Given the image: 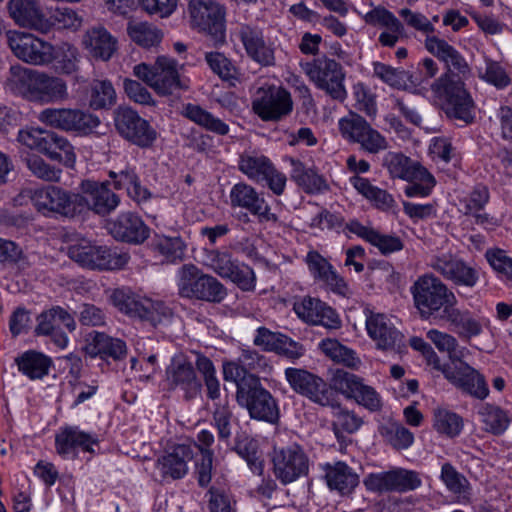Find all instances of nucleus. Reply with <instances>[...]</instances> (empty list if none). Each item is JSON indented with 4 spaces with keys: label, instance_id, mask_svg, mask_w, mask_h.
I'll list each match as a JSON object with an SVG mask.
<instances>
[{
    "label": "nucleus",
    "instance_id": "obj_29",
    "mask_svg": "<svg viewBox=\"0 0 512 512\" xmlns=\"http://www.w3.org/2000/svg\"><path fill=\"white\" fill-rule=\"evenodd\" d=\"M237 35L252 60L263 66L274 64V48L264 38L262 29L250 24H241L237 28Z\"/></svg>",
    "mask_w": 512,
    "mask_h": 512
},
{
    "label": "nucleus",
    "instance_id": "obj_52",
    "mask_svg": "<svg viewBox=\"0 0 512 512\" xmlns=\"http://www.w3.org/2000/svg\"><path fill=\"white\" fill-rule=\"evenodd\" d=\"M127 33L132 41L145 48L158 45L163 38L162 31L147 22H129Z\"/></svg>",
    "mask_w": 512,
    "mask_h": 512
},
{
    "label": "nucleus",
    "instance_id": "obj_22",
    "mask_svg": "<svg viewBox=\"0 0 512 512\" xmlns=\"http://www.w3.org/2000/svg\"><path fill=\"white\" fill-rule=\"evenodd\" d=\"M36 320L35 334L50 336L53 343L60 349L66 348L68 344V336L61 329V326L70 333L74 332L77 327L74 316L58 305L42 311Z\"/></svg>",
    "mask_w": 512,
    "mask_h": 512
},
{
    "label": "nucleus",
    "instance_id": "obj_55",
    "mask_svg": "<svg viewBox=\"0 0 512 512\" xmlns=\"http://www.w3.org/2000/svg\"><path fill=\"white\" fill-rule=\"evenodd\" d=\"M195 364L203 377L207 397L212 401L218 400V402H223V400H220L221 385L216 377V369L213 362L208 357L198 354Z\"/></svg>",
    "mask_w": 512,
    "mask_h": 512
},
{
    "label": "nucleus",
    "instance_id": "obj_3",
    "mask_svg": "<svg viewBox=\"0 0 512 512\" xmlns=\"http://www.w3.org/2000/svg\"><path fill=\"white\" fill-rule=\"evenodd\" d=\"M231 382L236 385V401L248 411L252 419L274 424L279 420V408L275 398L265 389L259 377L230 372Z\"/></svg>",
    "mask_w": 512,
    "mask_h": 512
},
{
    "label": "nucleus",
    "instance_id": "obj_63",
    "mask_svg": "<svg viewBox=\"0 0 512 512\" xmlns=\"http://www.w3.org/2000/svg\"><path fill=\"white\" fill-rule=\"evenodd\" d=\"M485 71L480 73V78L497 89H504L511 84V79L500 63L491 59L485 60Z\"/></svg>",
    "mask_w": 512,
    "mask_h": 512
},
{
    "label": "nucleus",
    "instance_id": "obj_34",
    "mask_svg": "<svg viewBox=\"0 0 512 512\" xmlns=\"http://www.w3.org/2000/svg\"><path fill=\"white\" fill-rule=\"evenodd\" d=\"M34 91L30 101L40 104L63 102L68 99L67 83L59 77L39 72L34 83Z\"/></svg>",
    "mask_w": 512,
    "mask_h": 512
},
{
    "label": "nucleus",
    "instance_id": "obj_10",
    "mask_svg": "<svg viewBox=\"0 0 512 512\" xmlns=\"http://www.w3.org/2000/svg\"><path fill=\"white\" fill-rule=\"evenodd\" d=\"M301 67L315 86L333 100L343 102L347 97L345 73L340 63L330 58H319L302 63Z\"/></svg>",
    "mask_w": 512,
    "mask_h": 512
},
{
    "label": "nucleus",
    "instance_id": "obj_39",
    "mask_svg": "<svg viewBox=\"0 0 512 512\" xmlns=\"http://www.w3.org/2000/svg\"><path fill=\"white\" fill-rule=\"evenodd\" d=\"M109 177L113 180V186L116 190L125 189L128 196L137 203L150 199L151 192L141 185L135 168L126 166L119 172L109 171Z\"/></svg>",
    "mask_w": 512,
    "mask_h": 512
},
{
    "label": "nucleus",
    "instance_id": "obj_47",
    "mask_svg": "<svg viewBox=\"0 0 512 512\" xmlns=\"http://www.w3.org/2000/svg\"><path fill=\"white\" fill-rule=\"evenodd\" d=\"M463 418L448 409L436 408L433 411V428L437 433L448 438L457 437L463 430Z\"/></svg>",
    "mask_w": 512,
    "mask_h": 512
},
{
    "label": "nucleus",
    "instance_id": "obj_59",
    "mask_svg": "<svg viewBox=\"0 0 512 512\" xmlns=\"http://www.w3.org/2000/svg\"><path fill=\"white\" fill-rule=\"evenodd\" d=\"M153 247L168 261L181 260L185 254V244L180 237L156 236Z\"/></svg>",
    "mask_w": 512,
    "mask_h": 512
},
{
    "label": "nucleus",
    "instance_id": "obj_48",
    "mask_svg": "<svg viewBox=\"0 0 512 512\" xmlns=\"http://www.w3.org/2000/svg\"><path fill=\"white\" fill-rule=\"evenodd\" d=\"M440 479L445 484L447 490L456 495L459 500H469L471 495L470 483L451 463L446 462L442 465Z\"/></svg>",
    "mask_w": 512,
    "mask_h": 512
},
{
    "label": "nucleus",
    "instance_id": "obj_1",
    "mask_svg": "<svg viewBox=\"0 0 512 512\" xmlns=\"http://www.w3.org/2000/svg\"><path fill=\"white\" fill-rule=\"evenodd\" d=\"M425 49L442 61L447 71L431 84L433 97L438 100L449 118L464 123L473 121V100L461 77L470 74L465 58L446 40L437 36H428L424 41Z\"/></svg>",
    "mask_w": 512,
    "mask_h": 512
},
{
    "label": "nucleus",
    "instance_id": "obj_17",
    "mask_svg": "<svg viewBox=\"0 0 512 512\" xmlns=\"http://www.w3.org/2000/svg\"><path fill=\"white\" fill-rule=\"evenodd\" d=\"M114 125L125 140L140 148L151 147L157 139V132L150 123L129 107H118L114 111Z\"/></svg>",
    "mask_w": 512,
    "mask_h": 512
},
{
    "label": "nucleus",
    "instance_id": "obj_15",
    "mask_svg": "<svg viewBox=\"0 0 512 512\" xmlns=\"http://www.w3.org/2000/svg\"><path fill=\"white\" fill-rule=\"evenodd\" d=\"M78 193L79 214L90 210L98 216L105 217L114 212L120 205L119 195L109 189V182L90 179L82 180Z\"/></svg>",
    "mask_w": 512,
    "mask_h": 512
},
{
    "label": "nucleus",
    "instance_id": "obj_51",
    "mask_svg": "<svg viewBox=\"0 0 512 512\" xmlns=\"http://www.w3.org/2000/svg\"><path fill=\"white\" fill-rule=\"evenodd\" d=\"M206 496L208 512H236V500L227 485L213 484Z\"/></svg>",
    "mask_w": 512,
    "mask_h": 512
},
{
    "label": "nucleus",
    "instance_id": "obj_20",
    "mask_svg": "<svg viewBox=\"0 0 512 512\" xmlns=\"http://www.w3.org/2000/svg\"><path fill=\"white\" fill-rule=\"evenodd\" d=\"M7 42L13 54L32 65H47L53 60V45L31 33L8 31Z\"/></svg>",
    "mask_w": 512,
    "mask_h": 512
},
{
    "label": "nucleus",
    "instance_id": "obj_38",
    "mask_svg": "<svg viewBox=\"0 0 512 512\" xmlns=\"http://www.w3.org/2000/svg\"><path fill=\"white\" fill-rule=\"evenodd\" d=\"M440 319L448 322L453 331L466 341L483 332L482 321L474 318L469 310H460L457 305H453L447 315H441Z\"/></svg>",
    "mask_w": 512,
    "mask_h": 512
},
{
    "label": "nucleus",
    "instance_id": "obj_35",
    "mask_svg": "<svg viewBox=\"0 0 512 512\" xmlns=\"http://www.w3.org/2000/svg\"><path fill=\"white\" fill-rule=\"evenodd\" d=\"M97 442L94 436L73 426L62 429L55 438L56 451L62 457L75 455L76 449L93 453Z\"/></svg>",
    "mask_w": 512,
    "mask_h": 512
},
{
    "label": "nucleus",
    "instance_id": "obj_36",
    "mask_svg": "<svg viewBox=\"0 0 512 512\" xmlns=\"http://www.w3.org/2000/svg\"><path fill=\"white\" fill-rule=\"evenodd\" d=\"M269 370H271V366L267 359L257 351L250 349H243L237 361L223 364V375L226 381H231L230 372L233 374L235 371L239 372L240 377L242 375L258 377L254 372L265 373Z\"/></svg>",
    "mask_w": 512,
    "mask_h": 512
},
{
    "label": "nucleus",
    "instance_id": "obj_56",
    "mask_svg": "<svg viewBox=\"0 0 512 512\" xmlns=\"http://www.w3.org/2000/svg\"><path fill=\"white\" fill-rule=\"evenodd\" d=\"M213 423L218 432V438L221 441L228 442L232 435L233 412L230 408L228 398L223 402H216L213 411Z\"/></svg>",
    "mask_w": 512,
    "mask_h": 512
},
{
    "label": "nucleus",
    "instance_id": "obj_11",
    "mask_svg": "<svg viewBox=\"0 0 512 512\" xmlns=\"http://www.w3.org/2000/svg\"><path fill=\"white\" fill-rule=\"evenodd\" d=\"M238 169L250 180L257 183L265 182L277 196L283 194L287 178L265 155L257 152H244L238 160Z\"/></svg>",
    "mask_w": 512,
    "mask_h": 512
},
{
    "label": "nucleus",
    "instance_id": "obj_54",
    "mask_svg": "<svg viewBox=\"0 0 512 512\" xmlns=\"http://www.w3.org/2000/svg\"><path fill=\"white\" fill-rule=\"evenodd\" d=\"M78 49L69 44L62 43L56 48L53 46V60L55 68L63 74H72L78 70L80 62Z\"/></svg>",
    "mask_w": 512,
    "mask_h": 512
},
{
    "label": "nucleus",
    "instance_id": "obj_19",
    "mask_svg": "<svg viewBox=\"0 0 512 512\" xmlns=\"http://www.w3.org/2000/svg\"><path fill=\"white\" fill-rule=\"evenodd\" d=\"M285 378L296 393L321 406H332L334 393L319 376L300 368H286Z\"/></svg>",
    "mask_w": 512,
    "mask_h": 512
},
{
    "label": "nucleus",
    "instance_id": "obj_27",
    "mask_svg": "<svg viewBox=\"0 0 512 512\" xmlns=\"http://www.w3.org/2000/svg\"><path fill=\"white\" fill-rule=\"evenodd\" d=\"M293 310L300 319L312 325H321L329 330H337L342 325L338 313L316 298L307 296L295 301Z\"/></svg>",
    "mask_w": 512,
    "mask_h": 512
},
{
    "label": "nucleus",
    "instance_id": "obj_7",
    "mask_svg": "<svg viewBox=\"0 0 512 512\" xmlns=\"http://www.w3.org/2000/svg\"><path fill=\"white\" fill-rule=\"evenodd\" d=\"M18 141L68 168H73L75 165L76 154L73 145L67 138L53 131L42 129L21 130L18 134Z\"/></svg>",
    "mask_w": 512,
    "mask_h": 512
},
{
    "label": "nucleus",
    "instance_id": "obj_8",
    "mask_svg": "<svg viewBox=\"0 0 512 512\" xmlns=\"http://www.w3.org/2000/svg\"><path fill=\"white\" fill-rule=\"evenodd\" d=\"M38 120L52 129L78 136L93 134L101 124L97 115L79 108H45Z\"/></svg>",
    "mask_w": 512,
    "mask_h": 512
},
{
    "label": "nucleus",
    "instance_id": "obj_61",
    "mask_svg": "<svg viewBox=\"0 0 512 512\" xmlns=\"http://www.w3.org/2000/svg\"><path fill=\"white\" fill-rule=\"evenodd\" d=\"M51 27L57 25L61 29L78 30L83 23V18L70 7H56L50 10Z\"/></svg>",
    "mask_w": 512,
    "mask_h": 512
},
{
    "label": "nucleus",
    "instance_id": "obj_37",
    "mask_svg": "<svg viewBox=\"0 0 512 512\" xmlns=\"http://www.w3.org/2000/svg\"><path fill=\"white\" fill-rule=\"evenodd\" d=\"M82 43L90 55L96 59L108 61L117 49V40L103 26L88 29Z\"/></svg>",
    "mask_w": 512,
    "mask_h": 512
},
{
    "label": "nucleus",
    "instance_id": "obj_57",
    "mask_svg": "<svg viewBox=\"0 0 512 512\" xmlns=\"http://www.w3.org/2000/svg\"><path fill=\"white\" fill-rule=\"evenodd\" d=\"M410 184L405 188L408 197H426L436 184L434 176L423 166L407 180Z\"/></svg>",
    "mask_w": 512,
    "mask_h": 512
},
{
    "label": "nucleus",
    "instance_id": "obj_16",
    "mask_svg": "<svg viewBox=\"0 0 512 512\" xmlns=\"http://www.w3.org/2000/svg\"><path fill=\"white\" fill-rule=\"evenodd\" d=\"M253 112L263 121L277 122L293 111V100L283 87L259 88L252 100Z\"/></svg>",
    "mask_w": 512,
    "mask_h": 512
},
{
    "label": "nucleus",
    "instance_id": "obj_50",
    "mask_svg": "<svg viewBox=\"0 0 512 512\" xmlns=\"http://www.w3.org/2000/svg\"><path fill=\"white\" fill-rule=\"evenodd\" d=\"M90 337L97 354L111 357L114 360H122L126 357L127 346L123 340L97 331L91 332Z\"/></svg>",
    "mask_w": 512,
    "mask_h": 512
},
{
    "label": "nucleus",
    "instance_id": "obj_12",
    "mask_svg": "<svg viewBox=\"0 0 512 512\" xmlns=\"http://www.w3.org/2000/svg\"><path fill=\"white\" fill-rule=\"evenodd\" d=\"M191 26L210 36L215 44L225 41V11L213 0H190Z\"/></svg>",
    "mask_w": 512,
    "mask_h": 512
},
{
    "label": "nucleus",
    "instance_id": "obj_53",
    "mask_svg": "<svg viewBox=\"0 0 512 512\" xmlns=\"http://www.w3.org/2000/svg\"><path fill=\"white\" fill-rule=\"evenodd\" d=\"M116 103V92L109 80H93L89 106L94 110L109 109Z\"/></svg>",
    "mask_w": 512,
    "mask_h": 512
},
{
    "label": "nucleus",
    "instance_id": "obj_60",
    "mask_svg": "<svg viewBox=\"0 0 512 512\" xmlns=\"http://www.w3.org/2000/svg\"><path fill=\"white\" fill-rule=\"evenodd\" d=\"M427 338L437 347L441 352H447L451 360V364L460 360L462 351H458L457 339L446 332L437 329H431L427 332Z\"/></svg>",
    "mask_w": 512,
    "mask_h": 512
},
{
    "label": "nucleus",
    "instance_id": "obj_4",
    "mask_svg": "<svg viewBox=\"0 0 512 512\" xmlns=\"http://www.w3.org/2000/svg\"><path fill=\"white\" fill-rule=\"evenodd\" d=\"M176 277L178 294L182 298L220 303L227 295L220 281L192 263L181 266Z\"/></svg>",
    "mask_w": 512,
    "mask_h": 512
},
{
    "label": "nucleus",
    "instance_id": "obj_25",
    "mask_svg": "<svg viewBox=\"0 0 512 512\" xmlns=\"http://www.w3.org/2000/svg\"><path fill=\"white\" fill-rule=\"evenodd\" d=\"M230 205L233 208H242L256 216L259 222L278 223L279 219L263 195L245 182H239L232 186L229 194Z\"/></svg>",
    "mask_w": 512,
    "mask_h": 512
},
{
    "label": "nucleus",
    "instance_id": "obj_9",
    "mask_svg": "<svg viewBox=\"0 0 512 512\" xmlns=\"http://www.w3.org/2000/svg\"><path fill=\"white\" fill-rule=\"evenodd\" d=\"M68 255L80 266L92 270L121 269L130 259L128 253L95 245L88 240H81L72 244L68 249Z\"/></svg>",
    "mask_w": 512,
    "mask_h": 512
},
{
    "label": "nucleus",
    "instance_id": "obj_43",
    "mask_svg": "<svg viewBox=\"0 0 512 512\" xmlns=\"http://www.w3.org/2000/svg\"><path fill=\"white\" fill-rule=\"evenodd\" d=\"M291 177L306 193L317 194L329 189L325 178L299 160L291 159Z\"/></svg>",
    "mask_w": 512,
    "mask_h": 512
},
{
    "label": "nucleus",
    "instance_id": "obj_46",
    "mask_svg": "<svg viewBox=\"0 0 512 512\" xmlns=\"http://www.w3.org/2000/svg\"><path fill=\"white\" fill-rule=\"evenodd\" d=\"M422 485L419 473L404 468H393L386 471V491L405 493Z\"/></svg>",
    "mask_w": 512,
    "mask_h": 512
},
{
    "label": "nucleus",
    "instance_id": "obj_31",
    "mask_svg": "<svg viewBox=\"0 0 512 512\" xmlns=\"http://www.w3.org/2000/svg\"><path fill=\"white\" fill-rule=\"evenodd\" d=\"M8 11L11 18L20 26L43 33L51 29L50 20H47L35 0H9Z\"/></svg>",
    "mask_w": 512,
    "mask_h": 512
},
{
    "label": "nucleus",
    "instance_id": "obj_6",
    "mask_svg": "<svg viewBox=\"0 0 512 512\" xmlns=\"http://www.w3.org/2000/svg\"><path fill=\"white\" fill-rule=\"evenodd\" d=\"M133 72L161 96L189 88L187 81L180 77L177 61L169 57L159 56L153 65L140 63L134 67Z\"/></svg>",
    "mask_w": 512,
    "mask_h": 512
},
{
    "label": "nucleus",
    "instance_id": "obj_24",
    "mask_svg": "<svg viewBox=\"0 0 512 512\" xmlns=\"http://www.w3.org/2000/svg\"><path fill=\"white\" fill-rule=\"evenodd\" d=\"M443 375L457 389L476 399L483 400L489 395L485 377L461 359L443 368Z\"/></svg>",
    "mask_w": 512,
    "mask_h": 512
},
{
    "label": "nucleus",
    "instance_id": "obj_41",
    "mask_svg": "<svg viewBox=\"0 0 512 512\" xmlns=\"http://www.w3.org/2000/svg\"><path fill=\"white\" fill-rule=\"evenodd\" d=\"M181 114L191 122L216 135L224 136L229 133L228 124L200 105L187 103L183 106Z\"/></svg>",
    "mask_w": 512,
    "mask_h": 512
},
{
    "label": "nucleus",
    "instance_id": "obj_5",
    "mask_svg": "<svg viewBox=\"0 0 512 512\" xmlns=\"http://www.w3.org/2000/svg\"><path fill=\"white\" fill-rule=\"evenodd\" d=\"M109 300L120 312L138 318L152 327L169 322L173 315L172 310L162 301L141 298L129 288L114 289Z\"/></svg>",
    "mask_w": 512,
    "mask_h": 512
},
{
    "label": "nucleus",
    "instance_id": "obj_30",
    "mask_svg": "<svg viewBox=\"0 0 512 512\" xmlns=\"http://www.w3.org/2000/svg\"><path fill=\"white\" fill-rule=\"evenodd\" d=\"M306 264L313 278L326 285L333 293L348 297L351 290L347 282L333 266L316 251H310L306 256Z\"/></svg>",
    "mask_w": 512,
    "mask_h": 512
},
{
    "label": "nucleus",
    "instance_id": "obj_49",
    "mask_svg": "<svg viewBox=\"0 0 512 512\" xmlns=\"http://www.w3.org/2000/svg\"><path fill=\"white\" fill-rule=\"evenodd\" d=\"M19 371L30 379H40L48 374L51 361L42 353L27 351L16 358Z\"/></svg>",
    "mask_w": 512,
    "mask_h": 512
},
{
    "label": "nucleus",
    "instance_id": "obj_18",
    "mask_svg": "<svg viewBox=\"0 0 512 512\" xmlns=\"http://www.w3.org/2000/svg\"><path fill=\"white\" fill-rule=\"evenodd\" d=\"M31 199L35 208L45 216L72 218L79 214L78 193H71L58 186L37 189Z\"/></svg>",
    "mask_w": 512,
    "mask_h": 512
},
{
    "label": "nucleus",
    "instance_id": "obj_45",
    "mask_svg": "<svg viewBox=\"0 0 512 512\" xmlns=\"http://www.w3.org/2000/svg\"><path fill=\"white\" fill-rule=\"evenodd\" d=\"M484 429L493 435H501L509 426L510 419L507 413L499 406L484 403L477 411Z\"/></svg>",
    "mask_w": 512,
    "mask_h": 512
},
{
    "label": "nucleus",
    "instance_id": "obj_64",
    "mask_svg": "<svg viewBox=\"0 0 512 512\" xmlns=\"http://www.w3.org/2000/svg\"><path fill=\"white\" fill-rule=\"evenodd\" d=\"M230 271L225 279L231 280L243 291H253L255 289L256 277L251 267L236 261Z\"/></svg>",
    "mask_w": 512,
    "mask_h": 512
},
{
    "label": "nucleus",
    "instance_id": "obj_13",
    "mask_svg": "<svg viewBox=\"0 0 512 512\" xmlns=\"http://www.w3.org/2000/svg\"><path fill=\"white\" fill-rule=\"evenodd\" d=\"M271 462L273 475L282 485L297 481L309 471V458L298 444L274 448Z\"/></svg>",
    "mask_w": 512,
    "mask_h": 512
},
{
    "label": "nucleus",
    "instance_id": "obj_62",
    "mask_svg": "<svg viewBox=\"0 0 512 512\" xmlns=\"http://www.w3.org/2000/svg\"><path fill=\"white\" fill-rule=\"evenodd\" d=\"M353 96L355 98V108L366 114L368 117H375L377 114L376 95L363 83H357L353 86Z\"/></svg>",
    "mask_w": 512,
    "mask_h": 512
},
{
    "label": "nucleus",
    "instance_id": "obj_26",
    "mask_svg": "<svg viewBox=\"0 0 512 512\" xmlns=\"http://www.w3.org/2000/svg\"><path fill=\"white\" fill-rule=\"evenodd\" d=\"M331 386L346 395L354 398L357 403L369 410L380 407L381 400L377 392L370 386L364 385L360 377L342 369H337L331 379Z\"/></svg>",
    "mask_w": 512,
    "mask_h": 512
},
{
    "label": "nucleus",
    "instance_id": "obj_58",
    "mask_svg": "<svg viewBox=\"0 0 512 512\" xmlns=\"http://www.w3.org/2000/svg\"><path fill=\"white\" fill-rule=\"evenodd\" d=\"M388 170L393 178L408 180L423 166L418 161H413L401 153L390 154L386 159Z\"/></svg>",
    "mask_w": 512,
    "mask_h": 512
},
{
    "label": "nucleus",
    "instance_id": "obj_14",
    "mask_svg": "<svg viewBox=\"0 0 512 512\" xmlns=\"http://www.w3.org/2000/svg\"><path fill=\"white\" fill-rule=\"evenodd\" d=\"M427 265L443 279L459 287L472 289L480 279L476 267L451 252L432 255Z\"/></svg>",
    "mask_w": 512,
    "mask_h": 512
},
{
    "label": "nucleus",
    "instance_id": "obj_21",
    "mask_svg": "<svg viewBox=\"0 0 512 512\" xmlns=\"http://www.w3.org/2000/svg\"><path fill=\"white\" fill-rule=\"evenodd\" d=\"M340 135L349 143H357L369 153L382 149L383 137L358 113L350 111L338 121Z\"/></svg>",
    "mask_w": 512,
    "mask_h": 512
},
{
    "label": "nucleus",
    "instance_id": "obj_32",
    "mask_svg": "<svg viewBox=\"0 0 512 512\" xmlns=\"http://www.w3.org/2000/svg\"><path fill=\"white\" fill-rule=\"evenodd\" d=\"M193 458L192 450L186 445H177L172 452L158 458L156 468L163 480H177L188 473V462Z\"/></svg>",
    "mask_w": 512,
    "mask_h": 512
},
{
    "label": "nucleus",
    "instance_id": "obj_23",
    "mask_svg": "<svg viewBox=\"0 0 512 512\" xmlns=\"http://www.w3.org/2000/svg\"><path fill=\"white\" fill-rule=\"evenodd\" d=\"M165 381L171 390H179L185 400L196 398L202 388L193 364L183 355L172 358L166 368Z\"/></svg>",
    "mask_w": 512,
    "mask_h": 512
},
{
    "label": "nucleus",
    "instance_id": "obj_44",
    "mask_svg": "<svg viewBox=\"0 0 512 512\" xmlns=\"http://www.w3.org/2000/svg\"><path fill=\"white\" fill-rule=\"evenodd\" d=\"M319 349L333 362L352 370H359L362 361L357 353L341 344L337 339L326 338L319 343Z\"/></svg>",
    "mask_w": 512,
    "mask_h": 512
},
{
    "label": "nucleus",
    "instance_id": "obj_28",
    "mask_svg": "<svg viewBox=\"0 0 512 512\" xmlns=\"http://www.w3.org/2000/svg\"><path fill=\"white\" fill-rule=\"evenodd\" d=\"M107 228L117 241L133 245L144 243L150 236V228L141 216L134 212H122L114 220L108 222Z\"/></svg>",
    "mask_w": 512,
    "mask_h": 512
},
{
    "label": "nucleus",
    "instance_id": "obj_2",
    "mask_svg": "<svg viewBox=\"0 0 512 512\" xmlns=\"http://www.w3.org/2000/svg\"><path fill=\"white\" fill-rule=\"evenodd\" d=\"M415 308L422 319L439 318L457 305L455 293L433 273L419 276L411 286Z\"/></svg>",
    "mask_w": 512,
    "mask_h": 512
},
{
    "label": "nucleus",
    "instance_id": "obj_33",
    "mask_svg": "<svg viewBox=\"0 0 512 512\" xmlns=\"http://www.w3.org/2000/svg\"><path fill=\"white\" fill-rule=\"evenodd\" d=\"M323 470L329 489L343 496L351 494L359 484L358 474L345 462L326 463Z\"/></svg>",
    "mask_w": 512,
    "mask_h": 512
},
{
    "label": "nucleus",
    "instance_id": "obj_42",
    "mask_svg": "<svg viewBox=\"0 0 512 512\" xmlns=\"http://www.w3.org/2000/svg\"><path fill=\"white\" fill-rule=\"evenodd\" d=\"M38 71L23 67L21 65H13L9 69V75L6 79V88L14 94L21 95L29 100L35 87Z\"/></svg>",
    "mask_w": 512,
    "mask_h": 512
},
{
    "label": "nucleus",
    "instance_id": "obj_40",
    "mask_svg": "<svg viewBox=\"0 0 512 512\" xmlns=\"http://www.w3.org/2000/svg\"><path fill=\"white\" fill-rule=\"evenodd\" d=\"M181 114L191 122L216 135L224 136L229 133L228 124L200 105L187 103L183 106Z\"/></svg>",
    "mask_w": 512,
    "mask_h": 512
}]
</instances>
